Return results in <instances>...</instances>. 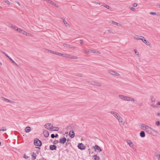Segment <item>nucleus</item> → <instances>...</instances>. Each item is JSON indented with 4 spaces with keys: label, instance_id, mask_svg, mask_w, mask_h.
I'll list each match as a JSON object with an SVG mask.
<instances>
[{
    "label": "nucleus",
    "instance_id": "nucleus-37",
    "mask_svg": "<svg viewBox=\"0 0 160 160\" xmlns=\"http://www.w3.org/2000/svg\"><path fill=\"white\" fill-rule=\"evenodd\" d=\"M9 60L12 63H14L16 65H17V64L11 58H10Z\"/></svg>",
    "mask_w": 160,
    "mask_h": 160
},
{
    "label": "nucleus",
    "instance_id": "nucleus-56",
    "mask_svg": "<svg viewBox=\"0 0 160 160\" xmlns=\"http://www.w3.org/2000/svg\"><path fill=\"white\" fill-rule=\"evenodd\" d=\"M108 32H110V33H112V31H111V30H110V29H108Z\"/></svg>",
    "mask_w": 160,
    "mask_h": 160
},
{
    "label": "nucleus",
    "instance_id": "nucleus-58",
    "mask_svg": "<svg viewBox=\"0 0 160 160\" xmlns=\"http://www.w3.org/2000/svg\"><path fill=\"white\" fill-rule=\"evenodd\" d=\"M53 5H54L55 7H58V6L57 4H54H54Z\"/></svg>",
    "mask_w": 160,
    "mask_h": 160
},
{
    "label": "nucleus",
    "instance_id": "nucleus-62",
    "mask_svg": "<svg viewBox=\"0 0 160 160\" xmlns=\"http://www.w3.org/2000/svg\"><path fill=\"white\" fill-rule=\"evenodd\" d=\"M140 37L141 38L143 39V38H145L144 37H143L142 36H140Z\"/></svg>",
    "mask_w": 160,
    "mask_h": 160
},
{
    "label": "nucleus",
    "instance_id": "nucleus-21",
    "mask_svg": "<svg viewBox=\"0 0 160 160\" xmlns=\"http://www.w3.org/2000/svg\"><path fill=\"white\" fill-rule=\"evenodd\" d=\"M147 126L148 125L143 124H141L140 125V127L142 130H144V129L146 128Z\"/></svg>",
    "mask_w": 160,
    "mask_h": 160
},
{
    "label": "nucleus",
    "instance_id": "nucleus-9",
    "mask_svg": "<svg viewBox=\"0 0 160 160\" xmlns=\"http://www.w3.org/2000/svg\"><path fill=\"white\" fill-rule=\"evenodd\" d=\"M95 151L98 150L97 151L98 152H99L102 151V149L99 146L97 145H95V146L93 147Z\"/></svg>",
    "mask_w": 160,
    "mask_h": 160
},
{
    "label": "nucleus",
    "instance_id": "nucleus-47",
    "mask_svg": "<svg viewBox=\"0 0 160 160\" xmlns=\"http://www.w3.org/2000/svg\"><path fill=\"white\" fill-rule=\"evenodd\" d=\"M47 50H48V52H49L50 53H51L53 54V51H52L51 50H48V49H47Z\"/></svg>",
    "mask_w": 160,
    "mask_h": 160
},
{
    "label": "nucleus",
    "instance_id": "nucleus-36",
    "mask_svg": "<svg viewBox=\"0 0 160 160\" xmlns=\"http://www.w3.org/2000/svg\"><path fill=\"white\" fill-rule=\"evenodd\" d=\"M3 1L7 3V4H8V5H10L11 4L10 2L8 0H3Z\"/></svg>",
    "mask_w": 160,
    "mask_h": 160
},
{
    "label": "nucleus",
    "instance_id": "nucleus-51",
    "mask_svg": "<svg viewBox=\"0 0 160 160\" xmlns=\"http://www.w3.org/2000/svg\"><path fill=\"white\" fill-rule=\"evenodd\" d=\"M58 143V141L57 140H55L54 142V144H56Z\"/></svg>",
    "mask_w": 160,
    "mask_h": 160
},
{
    "label": "nucleus",
    "instance_id": "nucleus-32",
    "mask_svg": "<svg viewBox=\"0 0 160 160\" xmlns=\"http://www.w3.org/2000/svg\"><path fill=\"white\" fill-rule=\"evenodd\" d=\"M151 101L152 102H154L155 101L156 99L153 96H152L151 97Z\"/></svg>",
    "mask_w": 160,
    "mask_h": 160
},
{
    "label": "nucleus",
    "instance_id": "nucleus-52",
    "mask_svg": "<svg viewBox=\"0 0 160 160\" xmlns=\"http://www.w3.org/2000/svg\"><path fill=\"white\" fill-rule=\"evenodd\" d=\"M133 6L134 7H136L137 6V4L136 3H134L133 4Z\"/></svg>",
    "mask_w": 160,
    "mask_h": 160
},
{
    "label": "nucleus",
    "instance_id": "nucleus-53",
    "mask_svg": "<svg viewBox=\"0 0 160 160\" xmlns=\"http://www.w3.org/2000/svg\"><path fill=\"white\" fill-rule=\"evenodd\" d=\"M76 75L78 76H79V77H82V76L81 75V74H76Z\"/></svg>",
    "mask_w": 160,
    "mask_h": 160
},
{
    "label": "nucleus",
    "instance_id": "nucleus-33",
    "mask_svg": "<svg viewBox=\"0 0 160 160\" xmlns=\"http://www.w3.org/2000/svg\"><path fill=\"white\" fill-rule=\"evenodd\" d=\"M5 101H7V102H9L10 103H15V102L14 101H12L10 100H9L8 99H6V100H5Z\"/></svg>",
    "mask_w": 160,
    "mask_h": 160
},
{
    "label": "nucleus",
    "instance_id": "nucleus-34",
    "mask_svg": "<svg viewBox=\"0 0 160 160\" xmlns=\"http://www.w3.org/2000/svg\"><path fill=\"white\" fill-rule=\"evenodd\" d=\"M127 143L129 145L130 147H131L132 146H131V144H132V142L130 140H128L127 141Z\"/></svg>",
    "mask_w": 160,
    "mask_h": 160
},
{
    "label": "nucleus",
    "instance_id": "nucleus-30",
    "mask_svg": "<svg viewBox=\"0 0 160 160\" xmlns=\"http://www.w3.org/2000/svg\"><path fill=\"white\" fill-rule=\"evenodd\" d=\"M91 53H98L99 54H100L101 53L100 52L98 51H95L93 50H91Z\"/></svg>",
    "mask_w": 160,
    "mask_h": 160
},
{
    "label": "nucleus",
    "instance_id": "nucleus-18",
    "mask_svg": "<svg viewBox=\"0 0 160 160\" xmlns=\"http://www.w3.org/2000/svg\"><path fill=\"white\" fill-rule=\"evenodd\" d=\"M31 130V128L30 127H26L25 129V132H29Z\"/></svg>",
    "mask_w": 160,
    "mask_h": 160
},
{
    "label": "nucleus",
    "instance_id": "nucleus-8",
    "mask_svg": "<svg viewBox=\"0 0 160 160\" xmlns=\"http://www.w3.org/2000/svg\"><path fill=\"white\" fill-rule=\"evenodd\" d=\"M108 72L109 73L112 75H114L117 76H118L119 75V74L118 73L113 70H108Z\"/></svg>",
    "mask_w": 160,
    "mask_h": 160
},
{
    "label": "nucleus",
    "instance_id": "nucleus-14",
    "mask_svg": "<svg viewBox=\"0 0 160 160\" xmlns=\"http://www.w3.org/2000/svg\"><path fill=\"white\" fill-rule=\"evenodd\" d=\"M57 146L55 145H51L50 146V149L52 150H56Z\"/></svg>",
    "mask_w": 160,
    "mask_h": 160
},
{
    "label": "nucleus",
    "instance_id": "nucleus-19",
    "mask_svg": "<svg viewBox=\"0 0 160 160\" xmlns=\"http://www.w3.org/2000/svg\"><path fill=\"white\" fill-rule=\"evenodd\" d=\"M59 130V128L58 127L52 126V128L51 130L54 131H58Z\"/></svg>",
    "mask_w": 160,
    "mask_h": 160
},
{
    "label": "nucleus",
    "instance_id": "nucleus-61",
    "mask_svg": "<svg viewBox=\"0 0 160 160\" xmlns=\"http://www.w3.org/2000/svg\"><path fill=\"white\" fill-rule=\"evenodd\" d=\"M57 52H55V51H53V54H57Z\"/></svg>",
    "mask_w": 160,
    "mask_h": 160
},
{
    "label": "nucleus",
    "instance_id": "nucleus-2",
    "mask_svg": "<svg viewBox=\"0 0 160 160\" xmlns=\"http://www.w3.org/2000/svg\"><path fill=\"white\" fill-rule=\"evenodd\" d=\"M144 130L149 134H152L153 132H155V130L151 127L147 126L146 128L144 129Z\"/></svg>",
    "mask_w": 160,
    "mask_h": 160
},
{
    "label": "nucleus",
    "instance_id": "nucleus-42",
    "mask_svg": "<svg viewBox=\"0 0 160 160\" xmlns=\"http://www.w3.org/2000/svg\"><path fill=\"white\" fill-rule=\"evenodd\" d=\"M150 14L152 15H157L156 13L155 12H150Z\"/></svg>",
    "mask_w": 160,
    "mask_h": 160
},
{
    "label": "nucleus",
    "instance_id": "nucleus-10",
    "mask_svg": "<svg viewBox=\"0 0 160 160\" xmlns=\"http://www.w3.org/2000/svg\"><path fill=\"white\" fill-rule=\"evenodd\" d=\"M78 148L81 150H84L85 149V147L82 143H79L78 145Z\"/></svg>",
    "mask_w": 160,
    "mask_h": 160
},
{
    "label": "nucleus",
    "instance_id": "nucleus-63",
    "mask_svg": "<svg viewBox=\"0 0 160 160\" xmlns=\"http://www.w3.org/2000/svg\"><path fill=\"white\" fill-rule=\"evenodd\" d=\"M58 134H57L55 135V137H58Z\"/></svg>",
    "mask_w": 160,
    "mask_h": 160
},
{
    "label": "nucleus",
    "instance_id": "nucleus-4",
    "mask_svg": "<svg viewBox=\"0 0 160 160\" xmlns=\"http://www.w3.org/2000/svg\"><path fill=\"white\" fill-rule=\"evenodd\" d=\"M88 82L92 85L101 86V84L100 83L96 82L95 81H89Z\"/></svg>",
    "mask_w": 160,
    "mask_h": 160
},
{
    "label": "nucleus",
    "instance_id": "nucleus-48",
    "mask_svg": "<svg viewBox=\"0 0 160 160\" xmlns=\"http://www.w3.org/2000/svg\"><path fill=\"white\" fill-rule=\"evenodd\" d=\"M51 137L52 138H53L54 137H55L54 134H52L51 135Z\"/></svg>",
    "mask_w": 160,
    "mask_h": 160
},
{
    "label": "nucleus",
    "instance_id": "nucleus-45",
    "mask_svg": "<svg viewBox=\"0 0 160 160\" xmlns=\"http://www.w3.org/2000/svg\"><path fill=\"white\" fill-rule=\"evenodd\" d=\"M134 50L135 52V54H136L137 55H139V52H137V50L136 49H134Z\"/></svg>",
    "mask_w": 160,
    "mask_h": 160
},
{
    "label": "nucleus",
    "instance_id": "nucleus-64",
    "mask_svg": "<svg viewBox=\"0 0 160 160\" xmlns=\"http://www.w3.org/2000/svg\"><path fill=\"white\" fill-rule=\"evenodd\" d=\"M157 115H158V116H160V113H159V112L158 113H157Z\"/></svg>",
    "mask_w": 160,
    "mask_h": 160
},
{
    "label": "nucleus",
    "instance_id": "nucleus-39",
    "mask_svg": "<svg viewBox=\"0 0 160 160\" xmlns=\"http://www.w3.org/2000/svg\"><path fill=\"white\" fill-rule=\"evenodd\" d=\"M144 43H145L146 45L149 46H150V43L147 40Z\"/></svg>",
    "mask_w": 160,
    "mask_h": 160
},
{
    "label": "nucleus",
    "instance_id": "nucleus-35",
    "mask_svg": "<svg viewBox=\"0 0 160 160\" xmlns=\"http://www.w3.org/2000/svg\"><path fill=\"white\" fill-rule=\"evenodd\" d=\"M11 28H12L13 29H14L16 30V29H17V28H18L17 27L14 25H12L11 26Z\"/></svg>",
    "mask_w": 160,
    "mask_h": 160
},
{
    "label": "nucleus",
    "instance_id": "nucleus-50",
    "mask_svg": "<svg viewBox=\"0 0 160 160\" xmlns=\"http://www.w3.org/2000/svg\"><path fill=\"white\" fill-rule=\"evenodd\" d=\"M130 9L131 10H132V11H135V9L133 7L131 8H130Z\"/></svg>",
    "mask_w": 160,
    "mask_h": 160
},
{
    "label": "nucleus",
    "instance_id": "nucleus-25",
    "mask_svg": "<svg viewBox=\"0 0 160 160\" xmlns=\"http://www.w3.org/2000/svg\"><path fill=\"white\" fill-rule=\"evenodd\" d=\"M93 157L95 160H100L99 157L97 155H94L93 156Z\"/></svg>",
    "mask_w": 160,
    "mask_h": 160
},
{
    "label": "nucleus",
    "instance_id": "nucleus-29",
    "mask_svg": "<svg viewBox=\"0 0 160 160\" xmlns=\"http://www.w3.org/2000/svg\"><path fill=\"white\" fill-rule=\"evenodd\" d=\"M139 37H140L139 36L136 35L134 37V39H136V40H141V38H140Z\"/></svg>",
    "mask_w": 160,
    "mask_h": 160
},
{
    "label": "nucleus",
    "instance_id": "nucleus-57",
    "mask_svg": "<svg viewBox=\"0 0 160 160\" xmlns=\"http://www.w3.org/2000/svg\"><path fill=\"white\" fill-rule=\"evenodd\" d=\"M92 3H93L96 4H98V2H92Z\"/></svg>",
    "mask_w": 160,
    "mask_h": 160
},
{
    "label": "nucleus",
    "instance_id": "nucleus-27",
    "mask_svg": "<svg viewBox=\"0 0 160 160\" xmlns=\"http://www.w3.org/2000/svg\"><path fill=\"white\" fill-rule=\"evenodd\" d=\"M36 154L33 152V154L32 155V160L35 159H36Z\"/></svg>",
    "mask_w": 160,
    "mask_h": 160
},
{
    "label": "nucleus",
    "instance_id": "nucleus-16",
    "mask_svg": "<svg viewBox=\"0 0 160 160\" xmlns=\"http://www.w3.org/2000/svg\"><path fill=\"white\" fill-rule=\"evenodd\" d=\"M154 155L157 158L160 157V152L157 151L154 153Z\"/></svg>",
    "mask_w": 160,
    "mask_h": 160
},
{
    "label": "nucleus",
    "instance_id": "nucleus-44",
    "mask_svg": "<svg viewBox=\"0 0 160 160\" xmlns=\"http://www.w3.org/2000/svg\"><path fill=\"white\" fill-rule=\"evenodd\" d=\"M141 40L142 41L144 42V43H145V42H146V41H147V40L145 39V38H141Z\"/></svg>",
    "mask_w": 160,
    "mask_h": 160
},
{
    "label": "nucleus",
    "instance_id": "nucleus-55",
    "mask_svg": "<svg viewBox=\"0 0 160 160\" xmlns=\"http://www.w3.org/2000/svg\"><path fill=\"white\" fill-rule=\"evenodd\" d=\"M78 57L75 56H73V59H78Z\"/></svg>",
    "mask_w": 160,
    "mask_h": 160
},
{
    "label": "nucleus",
    "instance_id": "nucleus-43",
    "mask_svg": "<svg viewBox=\"0 0 160 160\" xmlns=\"http://www.w3.org/2000/svg\"><path fill=\"white\" fill-rule=\"evenodd\" d=\"M156 124L158 126H159L160 125V122L159 121H158L156 122Z\"/></svg>",
    "mask_w": 160,
    "mask_h": 160
},
{
    "label": "nucleus",
    "instance_id": "nucleus-59",
    "mask_svg": "<svg viewBox=\"0 0 160 160\" xmlns=\"http://www.w3.org/2000/svg\"><path fill=\"white\" fill-rule=\"evenodd\" d=\"M157 104L158 105H160V101L158 102Z\"/></svg>",
    "mask_w": 160,
    "mask_h": 160
},
{
    "label": "nucleus",
    "instance_id": "nucleus-13",
    "mask_svg": "<svg viewBox=\"0 0 160 160\" xmlns=\"http://www.w3.org/2000/svg\"><path fill=\"white\" fill-rule=\"evenodd\" d=\"M69 135L71 138H73L75 136V134L73 131H70L69 132Z\"/></svg>",
    "mask_w": 160,
    "mask_h": 160
},
{
    "label": "nucleus",
    "instance_id": "nucleus-11",
    "mask_svg": "<svg viewBox=\"0 0 160 160\" xmlns=\"http://www.w3.org/2000/svg\"><path fill=\"white\" fill-rule=\"evenodd\" d=\"M67 141L66 138L65 137H63L62 138L60 139L59 142L62 144H64Z\"/></svg>",
    "mask_w": 160,
    "mask_h": 160
},
{
    "label": "nucleus",
    "instance_id": "nucleus-31",
    "mask_svg": "<svg viewBox=\"0 0 160 160\" xmlns=\"http://www.w3.org/2000/svg\"><path fill=\"white\" fill-rule=\"evenodd\" d=\"M47 2L51 4L52 5L54 4V2L50 0H47Z\"/></svg>",
    "mask_w": 160,
    "mask_h": 160
},
{
    "label": "nucleus",
    "instance_id": "nucleus-23",
    "mask_svg": "<svg viewBox=\"0 0 160 160\" xmlns=\"http://www.w3.org/2000/svg\"><path fill=\"white\" fill-rule=\"evenodd\" d=\"M43 133H44V136L46 138L48 137L49 135V134L47 130L44 131Z\"/></svg>",
    "mask_w": 160,
    "mask_h": 160
},
{
    "label": "nucleus",
    "instance_id": "nucleus-12",
    "mask_svg": "<svg viewBox=\"0 0 160 160\" xmlns=\"http://www.w3.org/2000/svg\"><path fill=\"white\" fill-rule=\"evenodd\" d=\"M63 45L64 47H67L68 48H69L74 49L75 48L74 46H71V45H70V44H67V43H64L63 44Z\"/></svg>",
    "mask_w": 160,
    "mask_h": 160
},
{
    "label": "nucleus",
    "instance_id": "nucleus-15",
    "mask_svg": "<svg viewBox=\"0 0 160 160\" xmlns=\"http://www.w3.org/2000/svg\"><path fill=\"white\" fill-rule=\"evenodd\" d=\"M111 23L113 24L116 25L117 26H121V24H120L119 23H117V22H114L113 21H111Z\"/></svg>",
    "mask_w": 160,
    "mask_h": 160
},
{
    "label": "nucleus",
    "instance_id": "nucleus-1",
    "mask_svg": "<svg viewBox=\"0 0 160 160\" xmlns=\"http://www.w3.org/2000/svg\"><path fill=\"white\" fill-rule=\"evenodd\" d=\"M110 113L118 120L119 122L122 123L123 122V119L122 118L117 112L114 111H111Z\"/></svg>",
    "mask_w": 160,
    "mask_h": 160
},
{
    "label": "nucleus",
    "instance_id": "nucleus-3",
    "mask_svg": "<svg viewBox=\"0 0 160 160\" xmlns=\"http://www.w3.org/2000/svg\"><path fill=\"white\" fill-rule=\"evenodd\" d=\"M34 144L35 146L40 147L42 145V142L38 138H36L34 140Z\"/></svg>",
    "mask_w": 160,
    "mask_h": 160
},
{
    "label": "nucleus",
    "instance_id": "nucleus-22",
    "mask_svg": "<svg viewBox=\"0 0 160 160\" xmlns=\"http://www.w3.org/2000/svg\"><path fill=\"white\" fill-rule=\"evenodd\" d=\"M65 55L66 56H67V57H64L69 58L70 59H73V56L68 54H65Z\"/></svg>",
    "mask_w": 160,
    "mask_h": 160
},
{
    "label": "nucleus",
    "instance_id": "nucleus-60",
    "mask_svg": "<svg viewBox=\"0 0 160 160\" xmlns=\"http://www.w3.org/2000/svg\"><path fill=\"white\" fill-rule=\"evenodd\" d=\"M24 158L25 159H28V156H26L25 155V157H24Z\"/></svg>",
    "mask_w": 160,
    "mask_h": 160
},
{
    "label": "nucleus",
    "instance_id": "nucleus-7",
    "mask_svg": "<svg viewBox=\"0 0 160 160\" xmlns=\"http://www.w3.org/2000/svg\"><path fill=\"white\" fill-rule=\"evenodd\" d=\"M52 125L51 123H47L46 124L44 125V127L46 128H47L49 130H51L52 128Z\"/></svg>",
    "mask_w": 160,
    "mask_h": 160
},
{
    "label": "nucleus",
    "instance_id": "nucleus-40",
    "mask_svg": "<svg viewBox=\"0 0 160 160\" xmlns=\"http://www.w3.org/2000/svg\"><path fill=\"white\" fill-rule=\"evenodd\" d=\"M150 105L151 106H152V107L153 108H157L158 107L157 106L155 105H154L153 104H151Z\"/></svg>",
    "mask_w": 160,
    "mask_h": 160
},
{
    "label": "nucleus",
    "instance_id": "nucleus-46",
    "mask_svg": "<svg viewBox=\"0 0 160 160\" xmlns=\"http://www.w3.org/2000/svg\"><path fill=\"white\" fill-rule=\"evenodd\" d=\"M103 6L104 7H105V8H108V9H109V8H110V7L109 6H108L107 5H103Z\"/></svg>",
    "mask_w": 160,
    "mask_h": 160
},
{
    "label": "nucleus",
    "instance_id": "nucleus-26",
    "mask_svg": "<svg viewBox=\"0 0 160 160\" xmlns=\"http://www.w3.org/2000/svg\"><path fill=\"white\" fill-rule=\"evenodd\" d=\"M91 49H85L84 50V52L86 54H88V52H91Z\"/></svg>",
    "mask_w": 160,
    "mask_h": 160
},
{
    "label": "nucleus",
    "instance_id": "nucleus-6",
    "mask_svg": "<svg viewBox=\"0 0 160 160\" xmlns=\"http://www.w3.org/2000/svg\"><path fill=\"white\" fill-rule=\"evenodd\" d=\"M125 101H132L133 102H137V101L134 98L127 96H126Z\"/></svg>",
    "mask_w": 160,
    "mask_h": 160
},
{
    "label": "nucleus",
    "instance_id": "nucleus-54",
    "mask_svg": "<svg viewBox=\"0 0 160 160\" xmlns=\"http://www.w3.org/2000/svg\"><path fill=\"white\" fill-rule=\"evenodd\" d=\"M80 41H81V42H80V44L81 45H82L83 44L82 40V39H81L80 40Z\"/></svg>",
    "mask_w": 160,
    "mask_h": 160
},
{
    "label": "nucleus",
    "instance_id": "nucleus-28",
    "mask_svg": "<svg viewBox=\"0 0 160 160\" xmlns=\"http://www.w3.org/2000/svg\"><path fill=\"white\" fill-rule=\"evenodd\" d=\"M62 20L63 22V23L67 26L68 25H69V24L67 23V22L65 20L64 18H62Z\"/></svg>",
    "mask_w": 160,
    "mask_h": 160
},
{
    "label": "nucleus",
    "instance_id": "nucleus-17",
    "mask_svg": "<svg viewBox=\"0 0 160 160\" xmlns=\"http://www.w3.org/2000/svg\"><path fill=\"white\" fill-rule=\"evenodd\" d=\"M125 97H126L125 96H124V95H122V94L119 95H118V97H119V98L120 99L124 101H125Z\"/></svg>",
    "mask_w": 160,
    "mask_h": 160
},
{
    "label": "nucleus",
    "instance_id": "nucleus-49",
    "mask_svg": "<svg viewBox=\"0 0 160 160\" xmlns=\"http://www.w3.org/2000/svg\"><path fill=\"white\" fill-rule=\"evenodd\" d=\"M1 99L2 100H6V99H7V98H6L3 97H1Z\"/></svg>",
    "mask_w": 160,
    "mask_h": 160
},
{
    "label": "nucleus",
    "instance_id": "nucleus-20",
    "mask_svg": "<svg viewBox=\"0 0 160 160\" xmlns=\"http://www.w3.org/2000/svg\"><path fill=\"white\" fill-rule=\"evenodd\" d=\"M65 54H62V53L57 52V54L56 55H58V56H61L63 57H67V56H66Z\"/></svg>",
    "mask_w": 160,
    "mask_h": 160
},
{
    "label": "nucleus",
    "instance_id": "nucleus-38",
    "mask_svg": "<svg viewBox=\"0 0 160 160\" xmlns=\"http://www.w3.org/2000/svg\"><path fill=\"white\" fill-rule=\"evenodd\" d=\"M0 52L2 53H3L4 55L6 56H7V55H8L6 53L4 52H3V51H2L1 50L0 51Z\"/></svg>",
    "mask_w": 160,
    "mask_h": 160
},
{
    "label": "nucleus",
    "instance_id": "nucleus-5",
    "mask_svg": "<svg viewBox=\"0 0 160 160\" xmlns=\"http://www.w3.org/2000/svg\"><path fill=\"white\" fill-rule=\"evenodd\" d=\"M16 30L27 36H29L30 35V34L27 33L26 32L20 28H17Z\"/></svg>",
    "mask_w": 160,
    "mask_h": 160
},
{
    "label": "nucleus",
    "instance_id": "nucleus-24",
    "mask_svg": "<svg viewBox=\"0 0 160 160\" xmlns=\"http://www.w3.org/2000/svg\"><path fill=\"white\" fill-rule=\"evenodd\" d=\"M140 135L141 137L143 138L145 137V135L144 132L143 131H142L141 132Z\"/></svg>",
    "mask_w": 160,
    "mask_h": 160
},
{
    "label": "nucleus",
    "instance_id": "nucleus-41",
    "mask_svg": "<svg viewBox=\"0 0 160 160\" xmlns=\"http://www.w3.org/2000/svg\"><path fill=\"white\" fill-rule=\"evenodd\" d=\"M1 129H2V131H5L6 130V128L5 127H3Z\"/></svg>",
    "mask_w": 160,
    "mask_h": 160
}]
</instances>
